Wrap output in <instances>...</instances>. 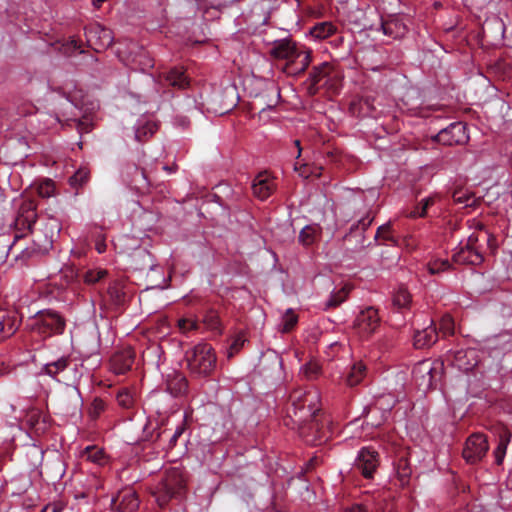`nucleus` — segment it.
I'll return each instance as SVG.
<instances>
[{"label":"nucleus","mask_w":512,"mask_h":512,"mask_svg":"<svg viewBox=\"0 0 512 512\" xmlns=\"http://www.w3.org/2000/svg\"><path fill=\"white\" fill-rule=\"evenodd\" d=\"M316 391L295 389L290 393L287 417L297 427L300 437L309 445H322L332 437L329 421L322 419Z\"/></svg>","instance_id":"nucleus-1"},{"label":"nucleus","mask_w":512,"mask_h":512,"mask_svg":"<svg viewBox=\"0 0 512 512\" xmlns=\"http://www.w3.org/2000/svg\"><path fill=\"white\" fill-rule=\"evenodd\" d=\"M187 368L191 376L206 378L215 370L217 357L213 347L208 343H199L188 350L185 355Z\"/></svg>","instance_id":"nucleus-2"},{"label":"nucleus","mask_w":512,"mask_h":512,"mask_svg":"<svg viewBox=\"0 0 512 512\" xmlns=\"http://www.w3.org/2000/svg\"><path fill=\"white\" fill-rule=\"evenodd\" d=\"M413 379L423 392L435 389L444 374V363L441 360H423L418 362L412 371Z\"/></svg>","instance_id":"nucleus-3"},{"label":"nucleus","mask_w":512,"mask_h":512,"mask_svg":"<svg viewBox=\"0 0 512 512\" xmlns=\"http://www.w3.org/2000/svg\"><path fill=\"white\" fill-rule=\"evenodd\" d=\"M65 319L53 310L39 311L32 319L31 330L42 338L62 334L65 330Z\"/></svg>","instance_id":"nucleus-4"},{"label":"nucleus","mask_w":512,"mask_h":512,"mask_svg":"<svg viewBox=\"0 0 512 512\" xmlns=\"http://www.w3.org/2000/svg\"><path fill=\"white\" fill-rule=\"evenodd\" d=\"M186 489L183 475L177 469L167 472L164 480L159 484L155 493L156 501L160 507H165L173 498L181 497Z\"/></svg>","instance_id":"nucleus-5"},{"label":"nucleus","mask_w":512,"mask_h":512,"mask_svg":"<svg viewBox=\"0 0 512 512\" xmlns=\"http://www.w3.org/2000/svg\"><path fill=\"white\" fill-rule=\"evenodd\" d=\"M337 75L334 68L328 62L313 67L309 74L308 91L310 94H316L321 87L335 88Z\"/></svg>","instance_id":"nucleus-6"},{"label":"nucleus","mask_w":512,"mask_h":512,"mask_svg":"<svg viewBox=\"0 0 512 512\" xmlns=\"http://www.w3.org/2000/svg\"><path fill=\"white\" fill-rule=\"evenodd\" d=\"M84 34L87 45L96 52L107 49L113 42L111 30L99 23H92L86 26Z\"/></svg>","instance_id":"nucleus-7"},{"label":"nucleus","mask_w":512,"mask_h":512,"mask_svg":"<svg viewBox=\"0 0 512 512\" xmlns=\"http://www.w3.org/2000/svg\"><path fill=\"white\" fill-rule=\"evenodd\" d=\"M36 210L37 204L34 200L25 199L22 201L14 221L15 229L22 234L16 235V239L23 237L26 231L32 233V227L37 220Z\"/></svg>","instance_id":"nucleus-8"},{"label":"nucleus","mask_w":512,"mask_h":512,"mask_svg":"<svg viewBox=\"0 0 512 512\" xmlns=\"http://www.w3.org/2000/svg\"><path fill=\"white\" fill-rule=\"evenodd\" d=\"M478 236L471 234L464 245H460L453 254V261L457 264L479 265L483 262V254L477 247Z\"/></svg>","instance_id":"nucleus-9"},{"label":"nucleus","mask_w":512,"mask_h":512,"mask_svg":"<svg viewBox=\"0 0 512 512\" xmlns=\"http://www.w3.org/2000/svg\"><path fill=\"white\" fill-rule=\"evenodd\" d=\"M380 322L378 310L370 306L358 313L354 321V328L361 337H369L376 332Z\"/></svg>","instance_id":"nucleus-10"},{"label":"nucleus","mask_w":512,"mask_h":512,"mask_svg":"<svg viewBox=\"0 0 512 512\" xmlns=\"http://www.w3.org/2000/svg\"><path fill=\"white\" fill-rule=\"evenodd\" d=\"M489 449L488 441L484 434L474 433L468 437L463 449V458L470 464L482 460Z\"/></svg>","instance_id":"nucleus-11"},{"label":"nucleus","mask_w":512,"mask_h":512,"mask_svg":"<svg viewBox=\"0 0 512 512\" xmlns=\"http://www.w3.org/2000/svg\"><path fill=\"white\" fill-rule=\"evenodd\" d=\"M311 60V50L298 43L295 52L286 60L283 71L289 75H300L307 70Z\"/></svg>","instance_id":"nucleus-12"},{"label":"nucleus","mask_w":512,"mask_h":512,"mask_svg":"<svg viewBox=\"0 0 512 512\" xmlns=\"http://www.w3.org/2000/svg\"><path fill=\"white\" fill-rule=\"evenodd\" d=\"M434 140L448 146L464 144L468 141L466 126L462 122H453L440 130Z\"/></svg>","instance_id":"nucleus-13"},{"label":"nucleus","mask_w":512,"mask_h":512,"mask_svg":"<svg viewBox=\"0 0 512 512\" xmlns=\"http://www.w3.org/2000/svg\"><path fill=\"white\" fill-rule=\"evenodd\" d=\"M379 466V453L370 448L363 447L356 458L355 467L361 474L367 478H373L375 471Z\"/></svg>","instance_id":"nucleus-14"},{"label":"nucleus","mask_w":512,"mask_h":512,"mask_svg":"<svg viewBox=\"0 0 512 512\" xmlns=\"http://www.w3.org/2000/svg\"><path fill=\"white\" fill-rule=\"evenodd\" d=\"M21 322L22 318L17 309L0 307V341L14 335Z\"/></svg>","instance_id":"nucleus-15"},{"label":"nucleus","mask_w":512,"mask_h":512,"mask_svg":"<svg viewBox=\"0 0 512 512\" xmlns=\"http://www.w3.org/2000/svg\"><path fill=\"white\" fill-rule=\"evenodd\" d=\"M448 361L460 371L469 372L479 363L478 351L474 348L459 349L448 356Z\"/></svg>","instance_id":"nucleus-16"},{"label":"nucleus","mask_w":512,"mask_h":512,"mask_svg":"<svg viewBox=\"0 0 512 512\" xmlns=\"http://www.w3.org/2000/svg\"><path fill=\"white\" fill-rule=\"evenodd\" d=\"M111 505L118 512H135L139 507L138 495L133 489L126 488L112 499Z\"/></svg>","instance_id":"nucleus-17"},{"label":"nucleus","mask_w":512,"mask_h":512,"mask_svg":"<svg viewBox=\"0 0 512 512\" xmlns=\"http://www.w3.org/2000/svg\"><path fill=\"white\" fill-rule=\"evenodd\" d=\"M135 360V351L127 347L115 352L110 359L111 370L116 374L130 371Z\"/></svg>","instance_id":"nucleus-18"},{"label":"nucleus","mask_w":512,"mask_h":512,"mask_svg":"<svg viewBox=\"0 0 512 512\" xmlns=\"http://www.w3.org/2000/svg\"><path fill=\"white\" fill-rule=\"evenodd\" d=\"M381 28L385 35L394 39L403 37L407 32V26L398 15H389L382 18Z\"/></svg>","instance_id":"nucleus-19"},{"label":"nucleus","mask_w":512,"mask_h":512,"mask_svg":"<svg viewBox=\"0 0 512 512\" xmlns=\"http://www.w3.org/2000/svg\"><path fill=\"white\" fill-rule=\"evenodd\" d=\"M297 42L290 38L275 40L269 50V54L276 60H287L295 52Z\"/></svg>","instance_id":"nucleus-20"},{"label":"nucleus","mask_w":512,"mask_h":512,"mask_svg":"<svg viewBox=\"0 0 512 512\" xmlns=\"http://www.w3.org/2000/svg\"><path fill=\"white\" fill-rule=\"evenodd\" d=\"M366 375V364L361 360L355 361L346 372L344 382L349 387H355L365 379Z\"/></svg>","instance_id":"nucleus-21"},{"label":"nucleus","mask_w":512,"mask_h":512,"mask_svg":"<svg viewBox=\"0 0 512 512\" xmlns=\"http://www.w3.org/2000/svg\"><path fill=\"white\" fill-rule=\"evenodd\" d=\"M438 340V329L431 322V324L421 331H416L414 334V345L416 348L430 347Z\"/></svg>","instance_id":"nucleus-22"},{"label":"nucleus","mask_w":512,"mask_h":512,"mask_svg":"<svg viewBox=\"0 0 512 512\" xmlns=\"http://www.w3.org/2000/svg\"><path fill=\"white\" fill-rule=\"evenodd\" d=\"M253 193L261 200L267 199L274 189V183L266 173H259L252 184Z\"/></svg>","instance_id":"nucleus-23"},{"label":"nucleus","mask_w":512,"mask_h":512,"mask_svg":"<svg viewBox=\"0 0 512 512\" xmlns=\"http://www.w3.org/2000/svg\"><path fill=\"white\" fill-rule=\"evenodd\" d=\"M164 81L166 85L179 90L189 86V79L182 67H174L164 73Z\"/></svg>","instance_id":"nucleus-24"},{"label":"nucleus","mask_w":512,"mask_h":512,"mask_svg":"<svg viewBox=\"0 0 512 512\" xmlns=\"http://www.w3.org/2000/svg\"><path fill=\"white\" fill-rule=\"evenodd\" d=\"M166 384L169 393L175 397L184 395L188 390V381L181 373L174 372L169 375Z\"/></svg>","instance_id":"nucleus-25"},{"label":"nucleus","mask_w":512,"mask_h":512,"mask_svg":"<svg viewBox=\"0 0 512 512\" xmlns=\"http://www.w3.org/2000/svg\"><path fill=\"white\" fill-rule=\"evenodd\" d=\"M393 306L398 312H405L410 309L412 296L405 287H399L392 297Z\"/></svg>","instance_id":"nucleus-26"},{"label":"nucleus","mask_w":512,"mask_h":512,"mask_svg":"<svg viewBox=\"0 0 512 512\" xmlns=\"http://www.w3.org/2000/svg\"><path fill=\"white\" fill-rule=\"evenodd\" d=\"M395 470L399 485L402 488L408 486L412 473L408 460L404 457H400L395 465Z\"/></svg>","instance_id":"nucleus-27"},{"label":"nucleus","mask_w":512,"mask_h":512,"mask_svg":"<svg viewBox=\"0 0 512 512\" xmlns=\"http://www.w3.org/2000/svg\"><path fill=\"white\" fill-rule=\"evenodd\" d=\"M321 228L318 225H306L299 233V242L304 246L313 245L320 237Z\"/></svg>","instance_id":"nucleus-28"},{"label":"nucleus","mask_w":512,"mask_h":512,"mask_svg":"<svg viewBox=\"0 0 512 512\" xmlns=\"http://www.w3.org/2000/svg\"><path fill=\"white\" fill-rule=\"evenodd\" d=\"M70 360L68 357H61L56 361L47 363L43 366L41 373L57 379L59 373L63 372L69 365Z\"/></svg>","instance_id":"nucleus-29"},{"label":"nucleus","mask_w":512,"mask_h":512,"mask_svg":"<svg viewBox=\"0 0 512 512\" xmlns=\"http://www.w3.org/2000/svg\"><path fill=\"white\" fill-rule=\"evenodd\" d=\"M352 290V286L346 284L341 289L333 291L325 304V309L336 308L341 305Z\"/></svg>","instance_id":"nucleus-30"},{"label":"nucleus","mask_w":512,"mask_h":512,"mask_svg":"<svg viewBox=\"0 0 512 512\" xmlns=\"http://www.w3.org/2000/svg\"><path fill=\"white\" fill-rule=\"evenodd\" d=\"M108 275L106 269H89L77 273V277L87 285H94L103 280Z\"/></svg>","instance_id":"nucleus-31"},{"label":"nucleus","mask_w":512,"mask_h":512,"mask_svg":"<svg viewBox=\"0 0 512 512\" xmlns=\"http://www.w3.org/2000/svg\"><path fill=\"white\" fill-rule=\"evenodd\" d=\"M511 434L508 430H503L499 436V442L494 450L495 462L497 465H501L506 455L507 446L510 442Z\"/></svg>","instance_id":"nucleus-32"},{"label":"nucleus","mask_w":512,"mask_h":512,"mask_svg":"<svg viewBox=\"0 0 512 512\" xmlns=\"http://www.w3.org/2000/svg\"><path fill=\"white\" fill-rule=\"evenodd\" d=\"M373 220H374V215H372L371 212H368L356 224H353L351 226L349 233L345 236V240L349 241L351 236L353 235V233H355L359 229L361 230V234H363V232L366 231V229L368 227H370V225L372 224ZM361 236H363V235H361ZM365 246L366 245L364 244V237H362L361 248H364Z\"/></svg>","instance_id":"nucleus-33"},{"label":"nucleus","mask_w":512,"mask_h":512,"mask_svg":"<svg viewBox=\"0 0 512 512\" xmlns=\"http://www.w3.org/2000/svg\"><path fill=\"white\" fill-rule=\"evenodd\" d=\"M132 261L137 269H146L153 266L151 254L143 248L134 251Z\"/></svg>","instance_id":"nucleus-34"},{"label":"nucleus","mask_w":512,"mask_h":512,"mask_svg":"<svg viewBox=\"0 0 512 512\" xmlns=\"http://www.w3.org/2000/svg\"><path fill=\"white\" fill-rule=\"evenodd\" d=\"M203 323L204 325L217 333L222 332V324L219 318L218 313L213 309H208L205 311L203 315Z\"/></svg>","instance_id":"nucleus-35"},{"label":"nucleus","mask_w":512,"mask_h":512,"mask_svg":"<svg viewBox=\"0 0 512 512\" xmlns=\"http://www.w3.org/2000/svg\"><path fill=\"white\" fill-rule=\"evenodd\" d=\"M336 31V27L330 22H321L316 24L312 30L311 34L316 38H326L330 35L334 34Z\"/></svg>","instance_id":"nucleus-36"},{"label":"nucleus","mask_w":512,"mask_h":512,"mask_svg":"<svg viewBox=\"0 0 512 512\" xmlns=\"http://www.w3.org/2000/svg\"><path fill=\"white\" fill-rule=\"evenodd\" d=\"M158 129L157 124L153 122H146L144 125L138 127L135 131V138L139 142L146 141L151 137Z\"/></svg>","instance_id":"nucleus-37"},{"label":"nucleus","mask_w":512,"mask_h":512,"mask_svg":"<svg viewBox=\"0 0 512 512\" xmlns=\"http://www.w3.org/2000/svg\"><path fill=\"white\" fill-rule=\"evenodd\" d=\"M89 177L90 171L85 167H81L70 177L69 182L73 187H80L89 180Z\"/></svg>","instance_id":"nucleus-38"},{"label":"nucleus","mask_w":512,"mask_h":512,"mask_svg":"<svg viewBox=\"0 0 512 512\" xmlns=\"http://www.w3.org/2000/svg\"><path fill=\"white\" fill-rule=\"evenodd\" d=\"M298 316L292 309H288L282 318V331L285 333L290 332L297 324Z\"/></svg>","instance_id":"nucleus-39"},{"label":"nucleus","mask_w":512,"mask_h":512,"mask_svg":"<svg viewBox=\"0 0 512 512\" xmlns=\"http://www.w3.org/2000/svg\"><path fill=\"white\" fill-rule=\"evenodd\" d=\"M87 460L97 464H102L104 460V452L96 446H88L84 450Z\"/></svg>","instance_id":"nucleus-40"},{"label":"nucleus","mask_w":512,"mask_h":512,"mask_svg":"<svg viewBox=\"0 0 512 512\" xmlns=\"http://www.w3.org/2000/svg\"><path fill=\"white\" fill-rule=\"evenodd\" d=\"M451 264L448 260L436 259L427 263V269L430 274L435 275L442 271L450 269Z\"/></svg>","instance_id":"nucleus-41"},{"label":"nucleus","mask_w":512,"mask_h":512,"mask_svg":"<svg viewBox=\"0 0 512 512\" xmlns=\"http://www.w3.org/2000/svg\"><path fill=\"white\" fill-rule=\"evenodd\" d=\"M52 222L53 223H51V228H52L51 235L50 236L45 235V239L42 244L40 243V239H38V240L33 239V242L37 245V250H39V251L47 250L48 246L52 245V238H53V234H54L53 230H56L57 232H59L61 229L60 225L57 223L56 220H52Z\"/></svg>","instance_id":"nucleus-42"},{"label":"nucleus","mask_w":512,"mask_h":512,"mask_svg":"<svg viewBox=\"0 0 512 512\" xmlns=\"http://www.w3.org/2000/svg\"><path fill=\"white\" fill-rule=\"evenodd\" d=\"M106 409V402L101 398H95L89 408V415L92 419H97Z\"/></svg>","instance_id":"nucleus-43"},{"label":"nucleus","mask_w":512,"mask_h":512,"mask_svg":"<svg viewBox=\"0 0 512 512\" xmlns=\"http://www.w3.org/2000/svg\"><path fill=\"white\" fill-rule=\"evenodd\" d=\"M439 332H441L444 336L454 334V321L451 316L445 315L442 317L438 333Z\"/></svg>","instance_id":"nucleus-44"},{"label":"nucleus","mask_w":512,"mask_h":512,"mask_svg":"<svg viewBox=\"0 0 512 512\" xmlns=\"http://www.w3.org/2000/svg\"><path fill=\"white\" fill-rule=\"evenodd\" d=\"M54 183L50 179L42 181L37 187V193L42 198H48L53 195Z\"/></svg>","instance_id":"nucleus-45"},{"label":"nucleus","mask_w":512,"mask_h":512,"mask_svg":"<svg viewBox=\"0 0 512 512\" xmlns=\"http://www.w3.org/2000/svg\"><path fill=\"white\" fill-rule=\"evenodd\" d=\"M80 47H81L80 42L77 39L71 37L65 43L61 44V47L59 48V50L61 53L69 56L72 53H74L76 50H78Z\"/></svg>","instance_id":"nucleus-46"},{"label":"nucleus","mask_w":512,"mask_h":512,"mask_svg":"<svg viewBox=\"0 0 512 512\" xmlns=\"http://www.w3.org/2000/svg\"><path fill=\"white\" fill-rule=\"evenodd\" d=\"M438 199L437 195L429 196L427 198L422 199L418 205L420 207V218H424L428 216V210L430 207H432L436 200Z\"/></svg>","instance_id":"nucleus-47"},{"label":"nucleus","mask_w":512,"mask_h":512,"mask_svg":"<svg viewBox=\"0 0 512 512\" xmlns=\"http://www.w3.org/2000/svg\"><path fill=\"white\" fill-rule=\"evenodd\" d=\"M390 232H391V223L390 222L379 226L377 228V231L375 234V240L382 239L384 241H394Z\"/></svg>","instance_id":"nucleus-48"},{"label":"nucleus","mask_w":512,"mask_h":512,"mask_svg":"<svg viewBox=\"0 0 512 512\" xmlns=\"http://www.w3.org/2000/svg\"><path fill=\"white\" fill-rule=\"evenodd\" d=\"M200 9L204 10L205 14H208L211 9L219 10L222 5L221 0H195Z\"/></svg>","instance_id":"nucleus-49"},{"label":"nucleus","mask_w":512,"mask_h":512,"mask_svg":"<svg viewBox=\"0 0 512 512\" xmlns=\"http://www.w3.org/2000/svg\"><path fill=\"white\" fill-rule=\"evenodd\" d=\"M452 198L455 203L464 204L466 206H470V199H472V195L466 192L463 189H456L453 192Z\"/></svg>","instance_id":"nucleus-50"},{"label":"nucleus","mask_w":512,"mask_h":512,"mask_svg":"<svg viewBox=\"0 0 512 512\" xmlns=\"http://www.w3.org/2000/svg\"><path fill=\"white\" fill-rule=\"evenodd\" d=\"M178 327L182 332H188L192 330H197L199 327V323L197 320L189 318H180L178 320Z\"/></svg>","instance_id":"nucleus-51"},{"label":"nucleus","mask_w":512,"mask_h":512,"mask_svg":"<svg viewBox=\"0 0 512 512\" xmlns=\"http://www.w3.org/2000/svg\"><path fill=\"white\" fill-rule=\"evenodd\" d=\"M117 401L120 406L129 408L133 404V396L130 391L124 389L118 392Z\"/></svg>","instance_id":"nucleus-52"},{"label":"nucleus","mask_w":512,"mask_h":512,"mask_svg":"<svg viewBox=\"0 0 512 512\" xmlns=\"http://www.w3.org/2000/svg\"><path fill=\"white\" fill-rule=\"evenodd\" d=\"M92 235L95 239V249L100 254L104 253L107 248L106 243H105V240H106L105 235L102 233L101 230H95Z\"/></svg>","instance_id":"nucleus-53"},{"label":"nucleus","mask_w":512,"mask_h":512,"mask_svg":"<svg viewBox=\"0 0 512 512\" xmlns=\"http://www.w3.org/2000/svg\"><path fill=\"white\" fill-rule=\"evenodd\" d=\"M321 367L316 362L307 363L304 368V374L308 379H315L320 374Z\"/></svg>","instance_id":"nucleus-54"},{"label":"nucleus","mask_w":512,"mask_h":512,"mask_svg":"<svg viewBox=\"0 0 512 512\" xmlns=\"http://www.w3.org/2000/svg\"><path fill=\"white\" fill-rule=\"evenodd\" d=\"M244 343L245 339H243L241 336L235 337L232 344L230 345L228 356L232 357L235 353H238L243 347Z\"/></svg>","instance_id":"nucleus-55"},{"label":"nucleus","mask_w":512,"mask_h":512,"mask_svg":"<svg viewBox=\"0 0 512 512\" xmlns=\"http://www.w3.org/2000/svg\"><path fill=\"white\" fill-rule=\"evenodd\" d=\"M184 430H185V427L183 425L177 426L173 435L170 437L168 447H167L168 449H173L176 446L177 440L183 434Z\"/></svg>","instance_id":"nucleus-56"},{"label":"nucleus","mask_w":512,"mask_h":512,"mask_svg":"<svg viewBox=\"0 0 512 512\" xmlns=\"http://www.w3.org/2000/svg\"><path fill=\"white\" fill-rule=\"evenodd\" d=\"M43 510L45 512H64L65 505L61 501L52 502V503H48L47 505H45Z\"/></svg>","instance_id":"nucleus-57"},{"label":"nucleus","mask_w":512,"mask_h":512,"mask_svg":"<svg viewBox=\"0 0 512 512\" xmlns=\"http://www.w3.org/2000/svg\"><path fill=\"white\" fill-rule=\"evenodd\" d=\"M40 417L41 415L39 411H31V413L28 415V422L32 426H35L38 423Z\"/></svg>","instance_id":"nucleus-58"},{"label":"nucleus","mask_w":512,"mask_h":512,"mask_svg":"<svg viewBox=\"0 0 512 512\" xmlns=\"http://www.w3.org/2000/svg\"><path fill=\"white\" fill-rule=\"evenodd\" d=\"M345 512H368L367 508L362 504H354L351 507L347 508Z\"/></svg>","instance_id":"nucleus-59"},{"label":"nucleus","mask_w":512,"mask_h":512,"mask_svg":"<svg viewBox=\"0 0 512 512\" xmlns=\"http://www.w3.org/2000/svg\"><path fill=\"white\" fill-rule=\"evenodd\" d=\"M295 170L298 171V173H299V175L301 177H304V178H308L309 177V171H308V167L306 165H303L300 168H298L296 166Z\"/></svg>","instance_id":"nucleus-60"},{"label":"nucleus","mask_w":512,"mask_h":512,"mask_svg":"<svg viewBox=\"0 0 512 512\" xmlns=\"http://www.w3.org/2000/svg\"><path fill=\"white\" fill-rule=\"evenodd\" d=\"M419 212H420V207H419V205H416V206L414 207V209H413V210H411V211L408 213V215H407V216H408L409 218H414V219H415V218L420 217V213H419Z\"/></svg>","instance_id":"nucleus-61"},{"label":"nucleus","mask_w":512,"mask_h":512,"mask_svg":"<svg viewBox=\"0 0 512 512\" xmlns=\"http://www.w3.org/2000/svg\"><path fill=\"white\" fill-rule=\"evenodd\" d=\"M318 462H319L318 457H313V458H311V459L309 460V462L307 463V468H308L309 470L314 469V468L316 467V465L318 464Z\"/></svg>","instance_id":"nucleus-62"},{"label":"nucleus","mask_w":512,"mask_h":512,"mask_svg":"<svg viewBox=\"0 0 512 512\" xmlns=\"http://www.w3.org/2000/svg\"><path fill=\"white\" fill-rule=\"evenodd\" d=\"M153 67L152 59L146 58L145 62L143 63V66L141 67L142 71H145L147 68Z\"/></svg>","instance_id":"nucleus-63"},{"label":"nucleus","mask_w":512,"mask_h":512,"mask_svg":"<svg viewBox=\"0 0 512 512\" xmlns=\"http://www.w3.org/2000/svg\"><path fill=\"white\" fill-rule=\"evenodd\" d=\"M59 93H61L63 96L67 98V100L72 102L71 96L69 93H67L63 88L56 89Z\"/></svg>","instance_id":"nucleus-64"}]
</instances>
